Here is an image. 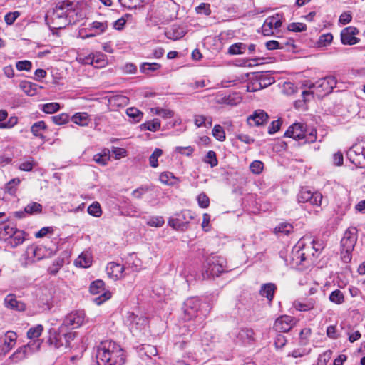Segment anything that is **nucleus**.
I'll list each match as a JSON object with an SVG mask.
<instances>
[{"label": "nucleus", "instance_id": "bb28decb", "mask_svg": "<svg viewBox=\"0 0 365 365\" xmlns=\"http://www.w3.org/2000/svg\"><path fill=\"white\" fill-rule=\"evenodd\" d=\"M71 120L80 126H86L91 121L87 113H76L72 116Z\"/></svg>", "mask_w": 365, "mask_h": 365}, {"label": "nucleus", "instance_id": "f257e3e1", "mask_svg": "<svg viewBox=\"0 0 365 365\" xmlns=\"http://www.w3.org/2000/svg\"><path fill=\"white\" fill-rule=\"evenodd\" d=\"M98 365H124L125 356L123 349L115 342L105 341L96 349Z\"/></svg>", "mask_w": 365, "mask_h": 365}, {"label": "nucleus", "instance_id": "09e8293b", "mask_svg": "<svg viewBox=\"0 0 365 365\" xmlns=\"http://www.w3.org/2000/svg\"><path fill=\"white\" fill-rule=\"evenodd\" d=\"M165 223L164 219L161 216H156L150 217L147 224L150 227H160Z\"/></svg>", "mask_w": 365, "mask_h": 365}, {"label": "nucleus", "instance_id": "5fc2aeb1", "mask_svg": "<svg viewBox=\"0 0 365 365\" xmlns=\"http://www.w3.org/2000/svg\"><path fill=\"white\" fill-rule=\"evenodd\" d=\"M91 262L89 258H86L83 255H79L77 259L75 261V264L81 267L86 268L90 267Z\"/></svg>", "mask_w": 365, "mask_h": 365}, {"label": "nucleus", "instance_id": "2eb2a0df", "mask_svg": "<svg viewBox=\"0 0 365 365\" xmlns=\"http://www.w3.org/2000/svg\"><path fill=\"white\" fill-rule=\"evenodd\" d=\"M282 26V21L279 14L269 16L266 19L262 26V32L264 36H269L273 34L272 29H279Z\"/></svg>", "mask_w": 365, "mask_h": 365}, {"label": "nucleus", "instance_id": "6e6552de", "mask_svg": "<svg viewBox=\"0 0 365 365\" xmlns=\"http://www.w3.org/2000/svg\"><path fill=\"white\" fill-rule=\"evenodd\" d=\"M85 318L86 314L83 310L73 311L65 317L61 326L67 329L70 327L76 329L83 324Z\"/></svg>", "mask_w": 365, "mask_h": 365}, {"label": "nucleus", "instance_id": "cd10ccee", "mask_svg": "<svg viewBox=\"0 0 365 365\" xmlns=\"http://www.w3.org/2000/svg\"><path fill=\"white\" fill-rule=\"evenodd\" d=\"M159 180L162 183L168 185H175L179 182V180L170 172L162 173L160 175Z\"/></svg>", "mask_w": 365, "mask_h": 365}, {"label": "nucleus", "instance_id": "ea45409f", "mask_svg": "<svg viewBox=\"0 0 365 365\" xmlns=\"http://www.w3.org/2000/svg\"><path fill=\"white\" fill-rule=\"evenodd\" d=\"M212 135L219 141L225 140V133L222 127L220 125H215L212 129Z\"/></svg>", "mask_w": 365, "mask_h": 365}, {"label": "nucleus", "instance_id": "e2e57ef3", "mask_svg": "<svg viewBox=\"0 0 365 365\" xmlns=\"http://www.w3.org/2000/svg\"><path fill=\"white\" fill-rule=\"evenodd\" d=\"M16 67L19 71H30L32 67V63L29 61H20L16 64Z\"/></svg>", "mask_w": 365, "mask_h": 365}, {"label": "nucleus", "instance_id": "774afa93", "mask_svg": "<svg viewBox=\"0 0 365 365\" xmlns=\"http://www.w3.org/2000/svg\"><path fill=\"white\" fill-rule=\"evenodd\" d=\"M44 252L45 247H36L32 249L33 256L38 260H40L45 257Z\"/></svg>", "mask_w": 365, "mask_h": 365}, {"label": "nucleus", "instance_id": "2f4dec72", "mask_svg": "<svg viewBox=\"0 0 365 365\" xmlns=\"http://www.w3.org/2000/svg\"><path fill=\"white\" fill-rule=\"evenodd\" d=\"M15 227H10L9 225L4 223L0 225V239L3 240H9L11 237V234H14Z\"/></svg>", "mask_w": 365, "mask_h": 365}, {"label": "nucleus", "instance_id": "052dcab7", "mask_svg": "<svg viewBox=\"0 0 365 365\" xmlns=\"http://www.w3.org/2000/svg\"><path fill=\"white\" fill-rule=\"evenodd\" d=\"M155 113L161 116L163 118H170L173 116V112L170 110L155 108Z\"/></svg>", "mask_w": 365, "mask_h": 365}, {"label": "nucleus", "instance_id": "e433bc0d", "mask_svg": "<svg viewBox=\"0 0 365 365\" xmlns=\"http://www.w3.org/2000/svg\"><path fill=\"white\" fill-rule=\"evenodd\" d=\"M329 299L331 302L336 304H341L344 302V294L339 289L333 291L330 294Z\"/></svg>", "mask_w": 365, "mask_h": 365}, {"label": "nucleus", "instance_id": "c03bdc74", "mask_svg": "<svg viewBox=\"0 0 365 365\" xmlns=\"http://www.w3.org/2000/svg\"><path fill=\"white\" fill-rule=\"evenodd\" d=\"M333 40V36L331 33L322 34L319 36L317 41L319 46H327L330 44Z\"/></svg>", "mask_w": 365, "mask_h": 365}, {"label": "nucleus", "instance_id": "f3484780", "mask_svg": "<svg viewBox=\"0 0 365 365\" xmlns=\"http://www.w3.org/2000/svg\"><path fill=\"white\" fill-rule=\"evenodd\" d=\"M269 115L262 110H255L252 115H250L247 122L250 126H260L267 123Z\"/></svg>", "mask_w": 365, "mask_h": 365}, {"label": "nucleus", "instance_id": "1a4fd4ad", "mask_svg": "<svg viewBox=\"0 0 365 365\" xmlns=\"http://www.w3.org/2000/svg\"><path fill=\"white\" fill-rule=\"evenodd\" d=\"M26 345L21 346L12 355L14 361H21L26 358L31 354L38 351L40 349L41 342L39 339H31Z\"/></svg>", "mask_w": 365, "mask_h": 365}, {"label": "nucleus", "instance_id": "473e14b6", "mask_svg": "<svg viewBox=\"0 0 365 365\" xmlns=\"http://www.w3.org/2000/svg\"><path fill=\"white\" fill-rule=\"evenodd\" d=\"M108 28V23L107 21L105 22H100V21H93L89 25V28H88V30L92 31L95 30V31L97 33V34H101L104 33Z\"/></svg>", "mask_w": 365, "mask_h": 365}, {"label": "nucleus", "instance_id": "7ed1b4c3", "mask_svg": "<svg viewBox=\"0 0 365 365\" xmlns=\"http://www.w3.org/2000/svg\"><path fill=\"white\" fill-rule=\"evenodd\" d=\"M76 336V332L68 331L61 325L58 329L49 330L48 342L56 349H68L71 347V343Z\"/></svg>", "mask_w": 365, "mask_h": 365}, {"label": "nucleus", "instance_id": "b1692460", "mask_svg": "<svg viewBox=\"0 0 365 365\" xmlns=\"http://www.w3.org/2000/svg\"><path fill=\"white\" fill-rule=\"evenodd\" d=\"M9 243L12 247H16L18 245L22 244L25 240V232L23 230H18L15 227L14 234H11V237L9 239Z\"/></svg>", "mask_w": 365, "mask_h": 365}, {"label": "nucleus", "instance_id": "a211bd4d", "mask_svg": "<svg viewBox=\"0 0 365 365\" xmlns=\"http://www.w3.org/2000/svg\"><path fill=\"white\" fill-rule=\"evenodd\" d=\"M4 304L7 309L18 312H24L26 307L25 303L21 300H17L16 295L13 294L6 296Z\"/></svg>", "mask_w": 365, "mask_h": 365}, {"label": "nucleus", "instance_id": "c85d7f7f", "mask_svg": "<svg viewBox=\"0 0 365 365\" xmlns=\"http://www.w3.org/2000/svg\"><path fill=\"white\" fill-rule=\"evenodd\" d=\"M140 127L141 130L155 132L160 128V121L159 119L155 118L153 120H149L141 124Z\"/></svg>", "mask_w": 365, "mask_h": 365}, {"label": "nucleus", "instance_id": "a18cd8bd", "mask_svg": "<svg viewBox=\"0 0 365 365\" xmlns=\"http://www.w3.org/2000/svg\"><path fill=\"white\" fill-rule=\"evenodd\" d=\"M260 87H266L274 83L273 77L269 76L267 74H260L258 77Z\"/></svg>", "mask_w": 365, "mask_h": 365}, {"label": "nucleus", "instance_id": "9b49d317", "mask_svg": "<svg viewBox=\"0 0 365 365\" xmlns=\"http://www.w3.org/2000/svg\"><path fill=\"white\" fill-rule=\"evenodd\" d=\"M336 78L333 76H328L322 78L315 83H311L309 88H315L319 92H323L325 94L329 93L336 86Z\"/></svg>", "mask_w": 365, "mask_h": 365}, {"label": "nucleus", "instance_id": "49530a36", "mask_svg": "<svg viewBox=\"0 0 365 365\" xmlns=\"http://www.w3.org/2000/svg\"><path fill=\"white\" fill-rule=\"evenodd\" d=\"M204 161L206 163L210 165L212 168L217 165L218 161L216 157V153L213 150H210L207 152Z\"/></svg>", "mask_w": 365, "mask_h": 365}, {"label": "nucleus", "instance_id": "412c9836", "mask_svg": "<svg viewBox=\"0 0 365 365\" xmlns=\"http://www.w3.org/2000/svg\"><path fill=\"white\" fill-rule=\"evenodd\" d=\"M277 290V286L274 283H266L261 286L259 290V294L264 297L267 300L271 302H272L274 293Z\"/></svg>", "mask_w": 365, "mask_h": 365}, {"label": "nucleus", "instance_id": "0e129e2a", "mask_svg": "<svg viewBox=\"0 0 365 365\" xmlns=\"http://www.w3.org/2000/svg\"><path fill=\"white\" fill-rule=\"evenodd\" d=\"M19 11L9 12L4 16V21L8 25H11L19 16Z\"/></svg>", "mask_w": 365, "mask_h": 365}, {"label": "nucleus", "instance_id": "aec40b11", "mask_svg": "<svg viewBox=\"0 0 365 365\" xmlns=\"http://www.w3.org/2000/svg\"><path fill=\"white\" fill-rule=\"evenodd\" d=\"M17 339L16 334L14 331H9L6 332L4 338H1V341H3L2 346L0 347L1 354H6L14 346Z\"/></svg>", "mask_w": 365, "mask_h": 365}, {"label": "nucleus", "instance_id": "69168bd1", "mask_svg": "<svg viewBox=\"0 0 365 365\" xmlns=\"http://www.w3.org/2000/svg\"><path fill=\"white\" fill-rule=\"evenodd\" d=\"M63 260L62 259H57L56 260L53 264L49 267L48 271V272L52 274V275H55L58 273L59 269L62 267L63 265Z\"/></svg>", "mask_w": 365, "mask_h": 365}, {"label": "nucleus", "instance_id": "5701e85b", "mask_svg": "<svg viewBox=\"0 0 365 365\" xmlns=\"http://www.w3.org/2000/svg\"><path fill=\"white\" fill-rule=\"evenodd\" d=\"M185 34L186 32L182 27L175 25L173 26L169 31L165 32L166 37L173 41L182 38Z\"/></svg>", "mask_w": 365, "mask_h": 365}, {"label": "nucleus", "instance_id": "4d7b16f0", "mask_svg": "<svg viewBox=\"0 0 365 365\" xmlns=\"http://www.w3.org/2000/svg\"><path fill=\"white\" fill-rule=\"evenodd\" d=\"M288 29L290 31L301 32L306 31L307 26L306 24L299 22L292 23L288 26Z\"/></svg>", "mask_w": 365, "mask_h": 365}, {"label": "nucleus", "instance_id": "0eeeda50", "mask_svg": "<svg viewBox=\"0 0 365 365\" xmlns=\"http://www.w3.org/2000/svg\"><path fill=\"white\" fill-rule=\"evenodd\" d=\"M104 286V282L101 279L93 282L90 285V292L92 294H99L98 297L93 299V302L97 305H101L111 297V293L105 291Z\"/></svg>", "mask_w": 365, "mask_h": 365}, {"label": "nucleus", "instance_id": "c9c22d12", "mask_svg": "<svg viewBox=\"0 0 365 365\" xmlns=\"http://www.w3.org/2000/svg\"><path fill=\"white\" fill-rule=\"evenodd\" d=\"M247 48L246 44L243 43H236L229 47L228 53L231 55L242 54Z\"/></svg>", "mask_w": 365, "mask_h": 365}, {"label": "nucleus", "instance_id": "338daca9", "mask_svg": "<svg viewBox=\"0 0 365 365\" xmlns=\"http://www.w3.org/2000/svg\"><path fill=\"white\" fill-rule=\"evenodd\" d=\"M34 166V161L31 158L29 160L21 163L19 165V168L21 170H24V171H31V170H32Z\"/></svg>", "mask_w": 365, "mask_h": 365}, {"label": "nucleus", "instance_id": "37998d69", "mask_svg": "<svg viewBox=\"0 0 365 365\" xmlns=\"http://www.w3.org/2000/svg\"><path fill=\"white\" fill-rule=\"evenodd\" d=\"M88 212L89 215L94 217L101 216L102 210L100 204L98 202H93L90 206H88Z\"/></svg>", "mask_w": 365, "mask_h": 365}, {"label": "nucleus", "instance_id": "423d86ee", "mask_svg": "<svg viewBox=\"0 0 365 365\" xmlns=\"http://www.w3.org/2000/svg\"><path fill=\"white\" fill-rule=\"evenodd\" d=\"M200 300L196 297H191L186 299L182 306L185 320H191L197 318L200 323H202L205 314L200 309Z\"/></svg>", "mask_w": 365, "mask_h": 365}, {"label": "nucleus", "instance_id": "603ef678", "mask_svg": "<svg viewBox=\"0 0 365 365\" xmlns=\"http://www.w3.org/2000/svg\"><path fill=\"white\" fill-rule=\"evenodd\" d=\"M264 164L262 162L259 160L253 161L250 165V170L255 174H259L263 170Z\"/></svg>", "mask_w": 365, "mask_h": 365}, {"label": "nucleus", "instance_id": "bf43d9fd", "mask_svg": "<svg viewBox=\"0 0 365 365\" xmlns=\"http://www.w3.org/2000/svg\"><path fill=\"white\" fill-rule=\"evenodd\" d=\"M149 190V187L141 186L132 192V196L137 199H141L143 195Z\"/></svg>", "mask_w": 365, "mask_h": 365}, {"label": "nucleus", "instance_id": "ddd939ff", "mask_svg": "<svg viewBox=\"0 0 365 365\" xmlns=\"http://www.w3.org/2000/svg\"><path fill=\"white\" fill-rule=\"evenodd\" d=\"M295 324L293 317L282 315L278 317L274 324V329L279 332H288Z\"/></svg>", "mask_w": 365, "mask_h": 365}, {"label": "nucleus", "instance_id": "864d4df0", "mask_svg": "<svg viewBox=\"0 0 365 365\" xmlns=\"http://www.w3.org/2000/svg\"><path fill=\"white\" fill-rule=\"evenodd\" d=\"M197 200L198 205L200 207H202V208L208 207V206L210 205V199L205 193H204V192L200 193L197 196Z\"/></svg>", "mask_w": 365, "mask_h": 365}, {"label": "nucleus", "instance_id": "4468645a", "mask_svg": "<svg viewBox=\"0 0 365 365\" xmlns=\"http://www.w3.org/2000/svg\"><path fill=\"white\" fill-rule=\"evenodd\" d=\"M359 30L354 26L344 28L341 32V41L344 45H354L359 42V38L355 35L358 34Z\"/></svg>", "mask_w": 365, "mask_h": 365}, {"label": "nucleus", "instance_id": "4be33fe9", "mask_svg": "<svg viewBox=\"0 0 365 365\" xmlns=\"http://www.w3.org/2000/svg\"><path fill=\"white\" fill-rule=\"evenodd\" d=\"M47 130V126L44 121L40 120L34 123L31 127V133L37 138H41L43 140H45L44 133Z\"/></svg>", "mask_w": 365, "mask_h": 365}, {"label": "nucleus", "instance_id": "39448f33", "mask_svg": "<svg viewBox=\"0 0 365 365\" xmlns=\"http://www.w3.org/2000/svg\"><path fill=\"white\" fill-rule=\"evenodd\" d=\"M203 269L202 275L205 279L218 277L226 272L227 261L224 257L212 254L207 257Z\"/></svg>", "mask_w": 365, "mask_h": 365}, {"label": "nucleus", "instance_id": "79ce46f5", "mask_svg": "<svg viewBox=\"0 0 365 365\" xmlns=\"http://www.w3.org/2000/svg\"><path fill=\"white\" fill-rule=\"evenodd\" d=\"M294 230L293 226L289 223H281L277 227H275L276 232H281L286 235L292 232Z\"/></svg>", "mask_w": 365, "mask_h": 365}, {"label": "nucleus", "instance_id": "13d9d810", "mask_svg": "<svg viewBox=\"0 0 365 365\" xmlns=\"http://www.w3.org/2000/svg\"><path fill=\"white\" fill-rule=\"evenodd\" d=\"M140 319L135 315L133 312H128L127 317H126V323L128 324V326L130 327V329L132 330L134 327V324H138L137 320H140Z\"/></svg>", "mask_w": 365, "mask_h": 365}, {"label": "nucleus", "instance_id": "3c124183", "mask_svg": "<svg viewBox=\"0 0 365 365\" xmlns=\"http://www.w3.org/2000/svg\"><path fill=\"white\" fill-rule=\"evenodd\" d=\"M52 120L57 125H63L68 122L69 116L66 113H61L52 117Z\"/></svg>", "mask_w": 365, "mask_h": 365}, {"label": "nucleus", "instance_id": "393cba45", "mask_svg": "<svg viewBox=\"0 0 365 365\" xmlns=\"http://www.w3.org/2000/svg\"><path fill=\"white\" fill-rule=\"evenodd\" d=\"M315 301L313 299H307L305 302L295 300L293 302V307L298 311L306 312L312 309L314 307Z\"/></svg>", "mask_w": 365, "mask_h": 365}, {"label": "nucleus", "instance_id": "20e7f679", "mask_svg": "<svg viewBox=\"0 0 365 365\" xmlns=\"http://www.w3.org/2000/svg\"><path fill=\"white\" fill-rule=\"evenodd\" d=\"M284 135L294 140H303V143H312L317 140V130L312 128L308 129L302 123H294L288 128Z\"/></svg>", "mask_w": 365, "mask_h": 365}, {"label": "nucleus", "instance_id": "a878e982", "mask_svg": "<svg viewBox=\"0 0 365 365\" xmlns=\"http://www.w3.org/2000/svg\"><path fill=\"white\" fill-rule=\"evenodd\" d=\"M189 222H184L180 216L178 218H170L168 220V225L176 230L184 231L188 227Z\"/></svg>", "mask_w": 365, "mask_h": 365}, {"label": "nucleus", "instance_id": "7c9ffc66", "mask_svg": "<svg viewBox=\"0 0 365 365\" xmlns=\"http://www.w3.org/2000/svg\"><path fill=\"white\" fill-rule=\"evenodd\" d=\"M242 98L237 93H233L222 98V103L230 106H235L240 103Z\"/></svg>", "mask_w": 365, "mask_h": 365}, {"label": "nucleus", "instance_id": "a19ab883", "mask_svg": "<svg viewBox=\"0 0 365 365\" xmlns=\"http://www.w3.org/2000/svg\"><path fill=\"white\" fill-rule=\"evenodd\" d=\"M163 151L160 148H155L152 155L149 158L150 165L153 168L158 166V158L161 156Z\"/></svg>", "mask_w": 365, "mask_h": 365}, {"label": "nucleus", "instance_id": "8fccbe9b", "mask_svg": "<svg viewBox=\"0 0 365 365\" xmlns=\"http://www.w3.org/2000/svg\"><path fill=\"white\" fill-rule=\"evenodd\" d=\"M303 245H300V242H298L292 252V259L296 265L299 264V256Z\"/></svg>", "mask_w": 365, "mask_h": 365}, {"label": "nucleus", "instance_id": "f704fd0d", "mask_svg": "<svg viewBox=\"0 0 365 365\" xmlns=\"http://www.w3.org/2000/svg\"><path fill=\"white\" fill-rule=\"evenodd\" d=\"M25 212L29 215H37L42 212V205L40 203L32 202L25 207Z\"/></svg>", "mask_w": 365, "mask_h": 365}, {"label": "nucleus", "instance_id": "9d476101", "mask_svg": "<svg viewBox=\"0 0 365 365\" xmlns=\"http://www.w3.org/2000/svg\"><path fill=\"white\" fill-rule=\"evenodd\" d=\"M299 203L309 202L312 205H321L322 195L319 192H312L307 187H302L298 195Z\"/></svg>", "mask_w": 365, "mask_h": 365}, {"label": "nucleus", "instance_id": "680f3d73", "mask_svg": "<svg viewBox=\"0 0 365 365\" xmlns=\"http://www.w3.org/2000/svg\"><path fill=\"white\" fill-rule=\"evenodd\" d=\"M77 60L78 62L83 63V64H87V65H93L94 61H95V56L93 54H89L86 56H83L80 55Z\"/></svg>", "mask_w": 365, "mask_h": 365}, {"label": "nucleus", "instance_id": "6e6d98bb", "mask_svg": "<svg viewBox=\"0 0 365 365\" xmlns=\"http://www.w3.org/2000/svg\"><path fill=\"white\" fill-rule=\"evenodd\" d=\"M266 48L268 50H276V49H283L284 48V43L283 42H279L277 41H269L265 44Z\"/></svg>", "mask_w": 365, "mask_h": 365}, {"label": "nucleus", "instance_id": "dca6fc26", "mask_svg": "<svg viewBox=\"0 0 365 365\" xmlns=\"http://www.w3.org/2000/svg\"><path fill=\"white\" fill-rule=\"evenodd\" d=\"M358 145L352 146L347 152V156L349 160L359 168H365V156L363 152H358Z\"/></svg>", "mask_w": 365, "mask_h": 365}, {"label": "nucleus", "instance_id": "f8f14e48", "mask_svg": "<svg viewBox=\"0 0 365 365\" xmlns=\"http://www.w3.org/2000/svg\"><path fill=\"white\" fill-rule=\"evenodd\" d=\"M358 230L356 227L348 228L341 240V246L343 249L353 250L357 241Z\"/></svg>", "mask_w": 365, "mask_h": 365}, {"label": "nucleus", "instance_id": "f03ea898", "mask_svg": "<svg viewBox=\"0 0 365 365\" xmlns=\"http://www.w3.org/2000/svg\"><path fill=\"white\" fill-rule=\"evenodd\" d=\"M76 4L73 1L65 0L56 4L53 9L51 19L57 28L61 29L70 24L74 19L76 14Z\"/></svg>", "mask_w": 365, "mask_h": 365}, {"label": "nucleus", "instance_id": "58836bf2", "mask_svg": "<svg viewBox=\"0 0 365 365\" xmlns=\"http://www.w3.org/2000/svg\"><path fill=\"white\" fill-rule=\"evenodd\" d=\"M160 64L158 63H143L140 67L142 73H148L149 71H155L160 68Z\"/></svg>", "mask_w": 365, "mask_h": 365}, {"label": "nucleus", "instance_id": "de8ad7c7", "mask_svg": "<svg viewBox=\"0 0 365 365\" xmlns=\"http://www.w3.org/2000/svg\"><path fill=\"white\" fill-rule=\"evenodd\" d=\"M60 109V105L58 103H48L43 106L42 110L46 113H53Z\"/></svg>", "mask_w": 365, "mask_h": 365}, {"label": "nucleus", "instance_id": "6ab92c4d", "mask_svg": "<svg viewBox=\"0 0 365 365\" xmlns=\"http://www.w3.org/2000/svg\"><path fill=\"white\" fill-rule=\"evenodd\" d=\"M127 269L125 267L115 262H110L106 267L108 275L115 280L122 278L124 276L123 272Z\"/></svg>", "mask_w": 365, "mask_h": 365}, {"label": "nucleus", "instance_id": "72a5a7b5", "mask_svg": "<svg viewBox=\"0 0 365 365\" xmlns=\"http://www.w3.org/2000/svg\"><path fill=\"white\" fill-rule=\"evenodd\" d=\"M43 330V327L41 324L31 327L27 331V336L29 339H38Z\"/></svg>", "mask_w": 365, "mask_h": 365}, {"label": "nucleus", "instance_id": "4c0bfd02", "mask_svg": "<svg viewBox=\"0 0 365 365\" xmlns=\"http://www.w3.org/2000/svg\"><path fill=\"white\" fill-rule=\"evenodd\" d=\"M126 113L135 122H139L143 115V113L140 110L134 107L128 108L126 110Z\"/></svg>", "mask_w": 365, "mask_h": 365}, {"label": "nucleus", "instance_id": "c756f323", "mask_svg": "<svg viewBox=\"0 0 365 365\" xmlns=\"http://www.w3.org/2000/svg\"><path fill=\"white\" fill-rule=\"evenodd\" d=\"M38 86L29 81H22L20 83V88L24 92L29 96H33L36 93Z\"/></svg>", "mask_w": 365, "mask_h": 365}]
</instances>
